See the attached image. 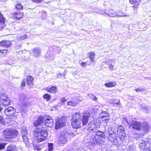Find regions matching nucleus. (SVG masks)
Masks as SVG:
<instances>
[{
	"instance_id": "obj_24",
	"label": "nucleus",
	"mask_w": 151,
	"mask_h": 151,
	"mask_svg": "<svg viewBox=\"0 0 151 151\" xmlns=\"http://www.w3.org/2000/svg\"><path fill=\"white\" fill-rule=\"evenodd\" d=\"M106 15L111 17H116V12L112 9H110L108 10H106L104 12Z\"/></svg>"
},
{
	"instance_id": "obj_16",
	"label": "nucleus",
	"mask_w": 151,
	"mask_h": 151,
	"mask_svg": "<svg viewBox=\"0 0 151 151\" xmlns=\"http://www.w3.org/2000/svg\"><path fill=\"white\" fill-rule=\"evenodd\" d=\"M139 146L141 149L144 150L145 149V148H147V145H148L147 141L140 140L139 141Z\"/></svg>"
},
{
	"instance_id": "obj_44",
	"label": "nucleus",
	"mask_w": 151,
	"mask_h": 151,
	"mask_svg": "<svg viewBox=\"0 0 151 151\" xmlns=\"http://www.w3.org/2000/svg\"><path fill=\"white\" fill-rule=\"evenodd\" d=\"M88 96L91 97L93 96V97H92V98L94 100L96 101L97 99V98L96 97L93 95L91 93L89 94H88Z\"/></svg>"
},
{
	"instance_id": "obj_39",
	"label": "nucleus",
	"mask_w": 151,
	"mask_h": 151,
	"mask_svg": "<svg viewBox=\"0 0 151 151\" xmlns=\"http://www.w3.org/2000/svg\"><path fill=\"white\" fill-rule=\"evenodd\" d=\"M8 50L6 49H0V52L3 55L6 54Z\"/></svg>"
},
{
	"instance_id": "obj_53",
	"label": "nucleus",
	"mask_w": 151,
	"mask_h": 151,
	"mask_svg": "<svg viewBox=\"0 0 151 151\" xmlns=\"http://www.w3.org/2000/svg\"><path fill=\"white\" fill-rule=\"evenodd\" d=\"M145 109L146 110H149V108L150 109H151V107H150V106L148 107H145Z\"/></svg>"
},
{
	"instance_id": "obj_55",
	"label": "nucleus",
	"mask_w": 151,
	"mask_h": 151,
	"mask_svg": "<svg viewBox=\"0 0 151 151\" xmlns=\"http://www.w3.org/2000/svg\"><path fill=\"white\" fill-rule=\"evenodd\" d=\"M42 13H44L45 14V11H43L42 12Z\"/></svg>"
},
{
	"instance_id": "obj_26",
	"label": "nucleus",
	"mask_w": 151,
	"mask_h": 151,
	"mask_svg": "<svg viewBox=\"0 0 151 151\" xmlns=\"http://www.w3.org/2000/svg\"><path fill=\"white\" fill-rule=\"evenodd\" d=\"M45 57L50 60H53L55 58V56L50 52V51H48L45 55Z\"/></svg>"
},
{
	"instance_id": "obj_40",
	"label": "nucleus",
	"mask_w": 151,
	"mask_h": 151,
	"mask_svg": "<svg viewBox=\"0 0 151 151\" xmlns=\"http://www.w3.org/2000/svg\"><path fill=\"white\" fill-rule=\"evenodd\" d=\"M48 151H52L53 144L52 143H49L48 144Z\"/></svg>"
},
{
	"instance_id": "obj_34",
	"label": "nucleus",
	"mask_w": 151,
	"mask_h": 151,
	"mask_svg": "<svg viewBox=\"0 0 151 151\" xmlns=\"http://www.w3.org/2000/svg\"><path fill=\"white\" fill-rule=\"evenodd\" d=\"M15 8L18 10H22L23 9L22 5L19 3L17 4L15 6Z\"/></svg>"
},
{
	"instance_id": "obj_4",
	"label": "nucleus",
	"mask_w": 151,
	"mask_h": 151,
	"mask_svg": "<svg viewBox=\"0 0 151 151\" xmlns=\"http://www.w3.org/2000/svg\"><path fill=\"white\" fill-rule=\"evenodd\" d=\"M81 116L80 112H77L73 115L71 119V123L73 128L78 129L81 127Z\"/></svg>"
},
{
	"instance_id": "obj_8",
	"label": "nucleus",
	"mask_w": 151,
	"mask_h": 151,
	"mask_svg": "<svg viewBox=\"0 0 151 151\" xmlns=\"http://www.w3.org/2000/svg\"><path fill=\"white\" fill-rule=\"evenodd\" d=\"M109 140L114 145H116L118 143L116 134L113 131L111 130L109 132Z\"/></svg>"
},
{
	"instance_id": "obj_6",
	"label": "nucleus",
	"mask_w": 151,
	"mask_h": 151,
	"mask_svg": "<svg viewBox=\"0 0 151 151\" xmlns=\"http://www.w3.org/2000/svg\"><path fill=\"white\" fill-rule=\"evenodd\" d=\"M4 112L5 114L8 116H11V119L9 118L7 119L9 120L10 121L9 124H12V121L13 122H15V120L17 119V116L15 111L14 108L12 106H10L4 110Z\"/></svg>"
},
{
	"instance_id": "obj_36",
	"label": "nucleus",
	"mask_w": 151,
	"mask_h": 151,
	"mask_svg": "<svg viewBox=\"0 0 151 151\" xmlns=\"http://www.w3.org/2000/svg\"><path fill=\"white\" fill-rule=\"evenodd\" d=\"M44 99H46L47 101H48L50 99V96L48 94H45L43 96Z\"/></svg>"
},
{
	"instance_id": "obj_48",
	"label": "nucleus",
	"mask_w": 151,
	"mask_h": 151,
	"mask_svg": "<svg viewBox=\"0 0 151 151\" xmlns=\"http://www.w3.org/2000/svg\"><path fill=\"white\" fill-rule=\"evenodd\" d=\"M25 80H23L22 81L21 85V87H23L25 86Z\"/></svg>"
},
{
	"instance_id": "obj_29",
	"label": "nucleus",
	"mask_w": 151,
	"mask_h": 151,
	"mask_svg": "<svg viewBox=\"0 0 151 151\" xmlns=\"http://www.w3.org/2000/svg\"><path fill=\"white\" fill-rule=\"evenodd\" d=\"M116 84V83L114 81H111L108 83L105 84V86L107 87L111 88L115 87Z\"/></svg>"
},
{
	"instance_id": "obj_17",
	"label": "nucleus",
	"mask_w": 151,
	"mask_h": 151,
	"mask_svg": "<svg viewBox=\"0 0 151 151\" xmlns=\"http://www.w3.org/2000/svg\"><path fill=\"white\" fill-rule=\"evenodd\" d=\"M141 1V0H130V2L131 4H134L132 6L134 10H135L138 8Z\"/></svg>"
},
{
	"instance_id": "obj_45",
	"label": "nucleus",
	"mask_w": 151,
	"mask_h": 151,
	"mask_svg": "<svg viewBox=\"0 0 151 151\" xmlns=\"http://www.w3.org/2000/svg\"><path fill=\"white\" fill-rule=\"evenodd\" d=\"M60 100L61 101V102L63 104L65 103L66 101V99H65V98L63 97H62L60 99Z\"/></svg>"
},
{
	"instance_id": "obj_57",
	"label": "nucleus",
	"mask_w": 151,
	"mask_h": 151,
	"mask_svg": "<svg viewBox=\"0 0 151 151\" xmlns=\"http://www.w3.org/2000/svg\"><path fill=\"white\" fill-rule=\"evenodd\" d=\"M56 53H59V52H56Z\"/></svg>"
},
{
	"instance_id": "obj_2",
	"label": "nucleus",
	"mask_w": 151,
	"mask_h": 151,
	"mask_svg": "<svg viewBox=\"0 0 151 151\" xmlns=\"http://www.w3.org/2000/svg\"><path fill=\"white\" fill-rule=\"evenodd\" d=\"M34 124L35 126L45 124L47 127H52L53 125V122L52 117L46 115L44 117L43 116L39 117L37 120L34 122Z\"/></svg>"
},
{
	"instance_id": "obj_5",
	"label": "nucleus",
	"mask_w": 151,
	"mask_h": 151,
	"mask_svg": "<svg viewBox=\"0 0 151 151\" xmlns=\"http://www.w3.org/2000/svg\"><path fill=\"white\" fill-rule=\"evenodd\" d=\"M105 137V134L103 132L98 131L96 132L95 136L91 140V144L93 145L102 143Z\"/></svg>"
},
{
	"instance_id": "obj_3",
	"label": "nucleus",
	"mask_w": 151,
	"mask_h": 151,
	"mask_svg": "<svg viewBox=\"0 0 151 151\" xmlns=\"http://www.w3.org/2000/svg\"><path fill=\"white\" fill-rule=\"evenodd\" d=\"M33 134L36 141L40 142L47 139V132L45 129L36 128L34 129Z\"/></svg>"
},
{
	"instance_id": "obj_22",
	"label": "nucleus",
	"mask_w": 151,
	"mask_h": 151,
	"mask_svg": "<svg viewBox=\"0 0 151 151\" xmlns=\"http://www.w3.org/2000/svg\"><path fill=\"white\" fill-rule=\"evenodd\" d=\"M109 113L105 111H102L99 114V117L101 118H105V120H108L109 119Z\"/></svg>"
},
{
	"instance_id": "obj_35",
	"label": "nucleus",
	"mask_w": 151,
	"mask_h": 151,
	"mask_svg": "<svg viewBox=\"0 0 151 151\" xmlns=\"http://www.w3.org/2000/svg\"><path fill=\"white\" fill-rule=\"evenodd\" d=\"M120 100L119 99H114L110 101V102L113 104H119Z\"/></svg>"
},
{
	"instance_id": "obj_19",
	"label": "nucleus",
	"mask_w": 151,
	"mask_h": 151,
	"mask_svg": "<svg viewBox=\"0 0 151 151\" xmlns=\"http://www.w3.org/2000/svg\"><path fill=\"white\" fill-rule=\"evenodd\" d=\"M26 96L24 94H20L19 96V100L22 102V104L24 106H27L26 101Z\"/></svg>"
},
{
	"instance_id": "obj_33",
	"label": "nucleus",
	"mask_w": 151,
	"mask_h": 151,
	"mask_svg": "<svg viewBox=\"0 0 151 151\" xmlns=\"http://www.w3.org/2000/svg\"><path fill=\"white\" fill-rule=\"evenodd\" d=\"M118 134H120L124 132V128L122 126H119L117 129Z\"/></svg>"
},
{
	"instance_id": "obj_25",
	"label": "nucleus",
	"mask_w": 151,
	"mask_h": 151,
	"mask_svg": "<svg viewBox=\"0 0 151 151\" xmlns=\"http://www.w3.org/2000/svg\"><path fill=\"white\" fill-rule=\"evenodd\" d=\"M24 15L22 13L19 12H14V18L17 19H20L22 18Z\"/></svg>"
},
{
	"instance_id": "obj_52",
	"label": "nucleus",
	"mask_w": 151,
	"mask_h": 151,
	"mask_svg": "<svg viewBox=\"0 0 151 151\" xmlns=\"http://www.w3.org/2000/svg\"><path fill=\"white\" fill-rule=\"evenodd\" d=\"M143 151H151V149L149 150V149L147 148H145V149Z\"/></svg>"
},
{
	"instance_id": "obj_50",
	"label": "nucleus",
	"mask_w": 151,
	"mask_h": 151,
	"mask_svg": "<svg viewBox=\"0 0 151 151\" xmlns=\"http://www.w3.org/2000/svg\"><path fill=\"white\" fill-rule=\"evenodd\" d=\"M81 65L83 67H86V64L84 62H82L81 63Z\"/></svg>"
},
{
	"instance_id": "obj_7",
	"label": "nucleus",
	"mask_w": 151,
	"mask_h": 151,
	"mask_svg": "<svg viewBox=\"0 0 151 151\" xmlns=\"http://www.w3.org/2000/svg\"><path fill=\"white\" fill-rule=\"evenodd\" d=\"M18 132L15 130L7 129L3 132V136L6 139H10L14 138L17 136Z\"/></svg>"
},
{
	"instance_id": "obj_13",
	"label": "nucleus",
	"mask_w": 151,
	"mask_h": 151,
	"mask_svg": "<svg viewBox=\"0 0 151 151\" xmlns=\"http://www.w3.org/2000/svg\"><path fill=\"white\" fill-rule=\"evenodd\" d=\"M88 129L90 132H95V129L96 128V126L95 121L92 120L90 122L88 125Z\"/></svg>"
},
{
	"instance_id": "obj_14",
	"label": "nucleus",
	"mask_w": 151,
	"mask_h": 151,
	"mask_svg": "<svg viewBox=\"0 0 151 151\" xmlns=\"http://www.w3.org/2000/svg\"><path fill=\"white\" fill-rule=\"evenodd\" d=\"M90 115V114L88 112H85L83 114V116L81 117L82 122L83 125H86L88 123Z\"/></svg>"
},
{
	"instance_id": "obj_10",
	"label": "nucleus",
	"mask_w": 151,
	"mask_h": 151,
	"mask_svg": "<svg viewBox=\"0 0 151 151\" xmlns=\"http://www.w3.org/2000/svg\"><path fill=\"white\" fill-rule=\"evenodd\" d=\"M0 101L4 106L9 105L11 103L9 98L4 93L0 94Z\"/></svg>"
},
{
	"instance_id": "obj_21",
	"label": "nucleus",
	"mask_w": 151,
	"mask_h": 151,
	"mask_svg": "<svg viewBox=\"0 0 151 151\" xmlns=\"http://www.w3.org/2000/svg\"><path fill=\"white\" fill-rule=\"evenodd\" d=\"M45 89L50 93H55L58 91L57 87L55 86L48 87Z\"/></svg>"
},
{
	"instance_id": "obj_49",
	"label": "nucleus",
	"mask_w": 151,
	"mask_h": 151,
	"mask_svg": "<svg viewBox=\"0 0 151 151\" xmlns=\"http://www.w3.org/2000/svg\"><path fill=\"white\" fill-rule=\"evenodd\" d=\"M42 0H32L33 2H35L37 3H41Z\"/></svg>"
},
{
	"instance_id": "obj_46",
	"label": "nucleus",
	"mask_w": 151,
	"mask_h": 151,
	"mask_svg": "<svg viewBox=\"0 0 151 151\" xmlns=\"http://www.w3.org/2000/svg\"><path fill=\"white\" fill-rule=\"evenodd\" d=\"M41 148L37 146H35V150L36 151H39L41 150Z\"/></svg>"
},
{
	"instance_id": "obj_28",
	"label": "nucleus",
	"mask_w": 151,
	"mask_h": 151,
	"mask_svg": "<svg viewBox=\"0 0 151 151\" xmlns=\"http://www.w3.org/2000/svg\"><path fill=\"white\" fill-rule=\"evenodd\" d=\"M88 56L90 59L91 62H94V58L95 57V54L93 52H88Z\"/></svg>"
},
{
	"instance_id": "obj_56",
	"label": "nucleus",
	"mask_w": 151,
	"mask_h": 151,
	"mask_svg": "<svg viewBox=\"0 0 151 151\" xmlns=\"http://www.w3.org/2000/svg\"><path fill=\"white\" fill-rule=\"evenodd\" d=\"M98 13H99L100 14H101V13H102V14H103V13H101V12H98Z\"/></svg>"
},
{
	"instance_id": "obj_11",
	"label": "nucleus",
	"mask_w": 151,
	"mask_h": 151,
	"mask_svg": "<svg viewBox=\"0 0 151 151\" xmlns=\"http://www.w3.org/2000/svg\"><path fill=\"white\" fill-rule=\"evenodd\" d=\"M65 119L64 117L58 119L56 123L55 129H57L62 127L65 125Z\"/></svg>"
},
{
	"instance_id": "obj_20",
	"label": "nucleus",
	"mask_w": 151,
	"mask_h": 151,
	"mask_svg": "<svg viewBox=\"0 0 151 151\" xmlns=\"http://www.w3.org/2000/svg\"><path fill=\"white\" fill-rule=\"evenodd\" d=\"M33 79L31 76H28L27 78V83L29 88L32 87L33 85Z\"/></svg>"
},
{
	"instance_id": "obj_31",
	"label": "nucleus",
	"mask_w": 151,
	"mask_h": 151,
	"mask_svg": "<svg viewBox=\"0 0 151 151\" xmlns=\"http://www.w3.org/2000/svg\"><path fill=\"white\" fill-rule=\"evenodd\" d=\"M16 149V147L15 146L11 145L8 147L7 151H15Z\"/></svg>"
},
{
	"instance_id": "obj_43",
	"label": "nucleus",
	"mask_w": 151,
	"mask_h": 151,
	"mask_svg": "<svg viewBox=\"0 0 151 151\" xmlns=\"http://www.w3.org/2000/svg\"><path fill=\"white\" fill-rule=\"evenodd\" d=\"M6 145V144L4 143H2L0 144V150L4 149Z\"/></svg>"
},
{
	"instance_id": "obj_9",
	"label": "nucleus",
	"mask_w": 151,
	"mask_h": 151,
	"mask_svg": "<svg viewBox=\"0 0 151 151\" xmlns=\"http://www.w3.org/2000/svg\"><path fill=\"white\" fill-rule=\"evenodd\" d=\"M66 132V131H64L59 137L58 142L60 145L66 144L67 142L68 134Z\"/></svg>"
},
{
	"instance_id": "obj_38",
	"label": "nucleus",
	"mask_w": 151,
	"mask_h": 151,
	"mask_svg": "<svg viewBox=\"0 0 151 151\" xmlns=\"http://www.w3.org/2000/svg\"><path fill=\"white\" fill-rule=\"evenodd\" d=\"M145 90V89L143 87H139L135 89V91L137 92L143 91Z\"/></svg>"
},
{
	"instance_id": "obj_30",
	"label": "nucleus",
	"mask_w": 151,
	"mask_h": 151,
	"mask_svg": "<svg viewBox=\"0 0 151 151\" xmlns=\"http://www.w3.org/2000/svg\"><path fill=\"white\" fill-rule=\"evenodd\" d=\"M32 51L35 56L37 57L40 54V51L39 50L38 48H35Z\"/></svg>"
},
{
	"instance_id": "obj_1",
	"label": "nucleus",
	"mask_w": 151,
	"mask_h": 151,
	"mask_svg": "<svg viewBox=\"0 0 151 151\" xmlns=\"http://www.w3.org/2000/svg\"><path fill=\"white\" fill-rule=\"evenodd\" d=\"M127 122L130 128L134 129L139 130L142 127L145 132H147L150 129V127L146 122H144L142 124L141 122H137L133 119H131L129 121L127 120Z\"/></svg>"
},
{
	"instance_id": "obj_27",
	"label": "nucleus",
	"mask_w": 151,
	"mask_h": 151,
	"mask_svg": "<svg viewBox=\"0 0 151 151\" xmlns=\"http://www.w3.org/2000/svg\"><path fill=\"white\" fill-rule=\"evenodd\" d=\"M115 64V61L114 60H109L108 64L109 69L111 71H112L115 69L114 67Z\"/></svg>"
},
{
	"instance_id": "obj_23",
	"label": "nucleus",
	"mask_w": 151,
	"mask_h": 151,
	"mask_svg": "<svg viewBox=\"0 0 151 151\" xmlns=\"http://www.w3.org/2000/svg\"><path fill=\"white\" fill-rule=\"evenodd\" d=\"M12 44L9 41H3L0 42V46L9 47L11 46Z\"/></svg>"
},
{
	"instance_id": "obj_32",
	"label": "nucleus",
	"mask_w": 151,
	"mask_h": 151,
	"mask_svg": "<svg viewBox=\"0 0 151 151\" xmlns=\"http://www.w3.org/2000/svg\"><path fill=\"white\" fill-rule=\"evenodd\" d=\"M116 16L119 17H122L123 16H129L128 15H125L121 11H118L117 12H116Z\"/></svg>"
},
{
	"instance_id": "obj_41",
	"label": "nucleus",
	"mask_w": 151,
	"mask_h": 151,
	"mask_svg": "<svg viewBox=\"0 0 151 151\" xmlns=\"http://www.w3.org/2000/svg\"><path fill=\"white\" fill-rule=\"evenodd\" d=\"M5 119L3 116L0 115V124H4Z\"/></svg>"
},
{
	"instance_id": "obj_37",
	"label": "nucleus",
	"mask_w": 151,
	"mask_h": 151,
	"mask_svg": "<svg viewBox=\"0 0 151 151\" xmlns=\"http://www.w3.org/2000/svg\"><path fill=\"white\" fill-rule=\"evenodd\" d=\"M127 151H135L134 146L132 145H129L127 148Z\"/></svg>"
},
{
	"instance_id": "obj_47",
	"label": "nucleus",
	"mask_w": 151,
	"mask_h": 151,
	"mask_svg": "<svg viewBox=\"0 0 151 151\" xmlns=\"http://www.w3.org/2000/svg\"><path fill=\"white\" fill-rule=\"evenodd\" d=\"M21 113H22V116H23L24 114H25L26 113V110H24L23 109H22L21 110Z\"/></svg>"
},
{
	"instance_id": "obj_15",
	"label": "nucleus",
	"mask_w": 151,
	"mask_h": 151,
	"mask_svg": "<svg viewBox=\"0 0 151 151\" xmlns=\"http://www.w3.org/2000/svg\"><path fill=\"white\" fill-rule=\"evenodd\" d=\"M79 102V99L77 98H72L70 101H68L67 105L71 106H76Z\"/></svg>"
},
{
	"instance_id": "obj_18",
	"label": "nucleus",
	"mask_w": 151,
	"mask_h": 151,
	"mask_svg": "<svg viewBox=\"0 0 151 151\" xmlns=\"http://www.w3.org/2000/svg\"><path fill=\"white\" fill-rule=\"evenodd\" d=\"M6 19L4 17L3 14L0 12V30H1L5 26Z\"/></svg>"
},
{
	"instance_id": "obj_12",
	"label": "nucleus",
	"mask_w": 151,
	"mask_h": 151,
	"mask_svg": "<svg viewBox=\"0 0 151 151\" xmlns=\"http://www.w3.org/2000/svg\"><path fill=\"white\" fill-rule=\"evenodd\" d=\"M21 133L24 142L26 144L27 143L29 139L27 138V133L26 129L25 127H23L21 130Z\"/></svg>"
},
{
	"instance_id": "obj_51",
	"label": "nucleus",
	"mask_w": 151,
	"mask_h": 151,
	"mask_svg": "<svg viewBox=\"0 0 151 151\" xmlns=\"http://www.w3.org/2000/svg\"><path fill=\"white\" fill-rule=\"evenodd\" d=\"M27 35L26 34H25L23 35L21 37V39L22 40L26 39L27 37Z\"/></svg>"
},
{
	"instance_id": "obj_42",
	"label": "nucleus",
	"mask_w": 151,
	"mask_h": 151,
	"mask_svg": "<svg viewBox=\"0 0 151 151\" xmlns=\"http://www.w3.org/2000/svg\"><path fill=\"white\" fill-rule=\"evenodd\" d=\"M120 138L121 141H123L126 139V137L124 133L122 134Z\"/></svg>"
},
{
	"instance_id": "obj_54",
	"label": "nucleus",
	"mask_w": 151,
	"mask_h": 151,
	"mask_svg": "<svg viewBox=\"0 0 151 151\" xmlns=\"http://www.w3.org/2000/svg\"><path fill=\"white\" fill-rule=\"evenodd\" d=\"M2 109V108L0 106V111H1Z\"/></svg>"
}]
</instances>
